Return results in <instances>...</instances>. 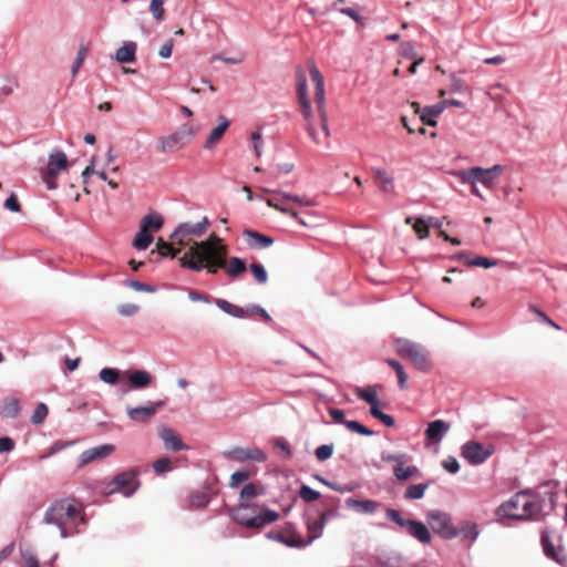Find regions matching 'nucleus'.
Segmentation results:
<instances>
[{"label": "nucleus", "instance_id": "nucleus-1", "mask_svg": "<svg viewBox=\"0 0 567 567\" xmlns=\"http://www.w3.org/2000/svg\"><path fill=\"white\" fill-rule=\"evenodd\" d=\"M179 266L195 272L206 270L209 275H216L223 269L230 279H237L247 270L244 259L228 258V246L224 239L212 234L200 243H193L188 250L178 258Z\"/></svg>", "mask_w": 567, "mask_h": 567}, {"label": "nucleus", "instance_id": "nucleus-2", "mask_svg": "<svg viewBox=\"0 0 567 567\" xmlns=\"http://www.w3.org/2000/svg\"><path fill=\"white\" fill-rule=\"evenodd\" d=\"M265 494V488L254 483L245 485L239 495V504L229 509V516L238 524L260 529L266 525L276 522L279 514L265 505L250 504L249 501L258 495Z\"/></svg>", "mask_w": 567, "mask_h": 567}, {"label": "nucleus", "instance_id": "nucleus-3", "mask_svg": "<svg viewBox=\"0 0 567 567\" xmlns=\"http://www.w3.org/2000/svg\"><path fill=\"white\" fill-rule=\"evenodd\" d=\"M44 522L58 526L61 537L72 536L79 533L78 522L84 524L82 507L74 499L56 501L45 512Z\"/></svg>", "mask_w": 567, "mask_h": 567}, {"label": "nucleus", "instance_id": "nucleus-4", "mask_svg": "<svg viewBox=\"0 0 567 567\" xmlns=\"http://www.w3.org/2000/svg\"><path fill=\"white\" fill-rule=\"evenodd\" d=\"M542 512L540 502L529 491H520L511 499L504 502L497 508L496 514L502 518L525 520L538 518Z\"/></svg>", "mask_w": 567, "mask_h": 567}, {"label": "nucleus", "instance_id": "nucleus-5", "mask_svg": "<svg viewBox=\"0 0 567 567\" xmlns=\"http://www.w3.org/2000/svg\"><path fill=\"white\" fill-rule=\"evenodd\" d=\"M138 475L137 468H130L116 474L112 480L103 483L102 494L110 496L120 493L125 497H131L141 485Z\"/></svg>", "mask_w": 567, "mask_h": 567}, {"label": "nucleus", "instance_id": "nucleus-6", "mask_svg": "<svg viewBox=\"0 0 567 567\" xmlns=\"http://www.w3.org/2000/svg\"><path fill=\"white\" fill-rule=\"evenodd\" d=\"M395 351L401 358L409 360L422 372H429L432 369L429 352L421 344L409 340H398L395 342Z\"/></svg>", "mask_w": 567, "mask_h": 567}, {"label": "nucleus", "instance_id": "nucleus-7", "mask_svg": "<svg viewBox=\"0 0 567 567\" xmlns=\"http://www.w3.org/2000/svg\"><path fill=\"white\" fill-rule=\"evenodd\" d=\"M333 515H334L333 511H327V512L321 513L319 515V517L316 519H312V520L308 519L307 527H308L309 536H308L307 542L300 539L296 535H291L289 538H286L282 534L274 535V533H269L268 537H274L275 539H277L290 547L306 546L307 544L311 543L312 540H315L316 538L321 536L328 517L333 516Z\"/></svg>", "mask_w": 567, "mask_h": 567}, {"label": "nucleus", "instance_id": "nucleus-8", "mask_svg": "<svg viewBox=\"0 0 567 567\" xmlns=\"http://www.w3.org/2000/svg\"><path fill=\"white\" fill-rule=\"evenodd\" d=\"M209 227V220L207 217H203L202 220L197 223H182L179 224L173 234L171 235V239L174 240V244L181 247H187L186 250L189 249L193 243L194 237H202Z\"/></svg>", "mask_w": 567, "mask_h": 567}, {"label": "nucleus", "instance_id": "nucleus-9", "mask_svg": "<svg viewBox=\"0 0 567 567\" xmlns=\"http://www.w3.org/2000/svg\"><path fill=\"white\" fill-rule=\"evenodd\" d=\"M504 167L502 165H494L491 168L472 167L468 169L461 171L458 177L463 183L476 184L482 183L485 187L492 188L495 185L496 179L503 173Z\"/></svg>", "mask_w": 567, "mask_h": 567}, {"label": "nucleus", "instance_id": "nucleus-10", "mask_svg": "<svg viewBox=\"0 0 567 567\" xmlns=\"http://www.w3.org/2000/svg\"><path fill=\"white\" fill-rule=\"evenodd\" d=\"M308 69H309L311 80L315 84V103L317 104V110H318V113L320 116L323 137L328 138L329 130H328L327 114H326V110H324L326 94H324L323 76L313 62L309 63Z\"/></svg>", "mask_w": 567, "mask_h": 567}, {"label": "nucleus", "instance_id": "nucleus-11", "mask_svg": "<svg viewBox=\"0 0 567 567\" xmlns=\"http://www.w3.org/2000/svg\"><path fill=\"white\" fill-rule=\"evenodd\" d=\"M297 94L299 99L301 113L306 121V130L308 132V135L316 144H319L321 143V138L312 124L311 107L309 100L307 97V80L302 72H299L297 74Z\"/></svg>", "mask_w": 567, "mask_h": 567}, {"label": "nucleus", "instance_id": "nucleus-12", "mask_svg": "<svg viewBox=\"0 0 567 567\" xmlns=\"http://www.w3.org/2000/svg\"><path fill=\"white\" fill-rule=\"evenodd\" d=\"M195 135L190 123L181 126L176 132L157 140V147L162 153L173 152L182 148Z\"/></svg>", "mask_w": 567, "mask_h": 567}, {"label": "nucleus", "instance_id": "nucleus-13", "mask_svg": "<svg viewBox=\"0 0 567 567\" xmlns=\"http://www.w3.org/2000/svg\"><path fill=\"white\" fill-rule=\"evenodd\" d=\"M69 166L66 155L61 151H55L50 154L48 166L42 171V179L48 189L58 188L56 177L60 172L65 171Z\"/></svg>", "mask_w": 567, "mask_h": 567}, {"label": "nucleus", "instance_id": "nucleus-14", "mask_svg": "<svg viewBox=\"0 0 567 567\" xmlns=\"http://www.w3.org/2000/svg\"><path fill=\"white\" fill-rule=\"evenodd\" d=\"M494 453L493 445H483L476 441H468L462 446V456L472 465L483 464Z\"/></svg>", "mask_w": 567, "mask_h": 567}, {"label": "nucleus", "instance_id": "nucleus-15", "mask_svg": "<svg viewBox=\"0 0 567 567\" xmlns=\"http://www.w3.org/2000/svg\"><path fill=\"white\" fill-rule=\"evenodd\" d=\"M427 522L433 532L444 538H452L456 535V532L451 523L449 515L442 512H430L427 515Z\"/></svg>", "mask_w": 567, "mask_h": 567}, {"label": "nucleus", "instance_id": "nucleus-16", "mask_svg": "<svg viewBox=\"0 0 567 567\" xmlns=\"http://www.w3.org/2000/svg\"><path fill=\"white\" fill-rule=\"evenodd\" d=\"M540 542H542L544 553L548 558H550L557 563L563 561V559H564L563 548L559 545L558 536L554 532L548 530V529L543 530L542 536H540Z\"/></svg>", "mask_w": 567, "mask_h": 567}, {"label": "nucleus", "instance_id": "nucleus-17", "mask_svg": "<svg viewBox=\"0 0 567 567\" xmlns=\"http://www.w3.org/2000/svg\"><path fill=\"white\" fill-rule=\"evenodd\" d=\"M226 457L236 462H265L266 453L258 447H235L226 453Z\"/></svg>", "mask_w": 567, "mask_h": 567}, {"label": "nucleus", "instance_id": "nucleus-18", "mask_svg": "<svg viewBox=\"0 0 567 567\" xmlns=\"http://www.w3.org/2000/svg\"><path fill=\"white\" fill-rule=\"evenodd\" d=\"M164 405L163 401H157L148 405L127 408V416L137 423H146L151 421L157 413L158 408Z\"/></svg>", "mask_w": 567, "mask_h": 567}, {"label": "nucleus", "instance_id": "nucleus-19", "mask_svg": "<svg viewBox=\"0 0 567 567\" xmlns=\"http://www.w3.org/2000/svg\"><path fill=\"white\" fill-rule=\"evenodd\" d=\"M125 375L127 377L128 385L123 390L124 392L148 388L153 381L152 374L146 370L125 372Z\"/></svg>", "mask_w": 567, "mask_h": 567}, {"label": "nucleus", "instance_id": "nucleus-20", "mask_svg": "<svg viewBox=\"0 0 567 567\" xmlns=\"http://www.w3.org/2000/svg\"><path fill=\"white\" fill-rule=\"evenodd\" d=\"M158 436L163 441L166 450L177 452V451L188 449V446L183 443L181 435L173 429H169V427L159 429Z\"/></svg>", "mask_w": 567, "mask_h": 567}, {"label": "nucleus", "instance_id": "nucleus-21", "mask_svg": "<svg viewBox=\"0 0 567 567\" xmlns=\"http://www.w3.org/2000/svg\"><path fill=\"white\" fill-rule=\"evenodd\" d=\"M451 430V424L443 420L430 422L425 430V439L429 443H440Z\"/></svg>", "mask_w": 567, "mask_h": 567}, {"label": "nucleus", "instance_id": "nucleus-22", "mask_svg": "<svg viewBox=\"0 0 567 567\" xmlns=\"http://www.w3.org/2000/svg\"><path fill=\"white\" fill-rule=\"evenodd\" d=\"M247 245L254 249L267 248L274 244V239L267 235L255 230L246 229L244 231Z\"/></svg>", "mask_w": 567, "mask_h": 567}, {"label": "nucleus", "instance_id": "nucleus-23", "mask_svg": "<svg viewBox=\"0 0 567 567\" xmlns=\"http://www.w3.org/2000/svg\"><path fill=\"white\" fill-rule=\"evenodd\" d=\"M115 447L112 444H105L84 451L81 455L83 464H87L95 460L104 458L114 452Z\"/></svg>", "mask_w": 567, "mask_h": 567}, {"label": "nucleus", "instance_id": "nucleus-24", "mask_svg": "<svg viewBox=\"0 0 567 567\" xmlns=\"http://www.w3.org/2000/svg\"><path fill=\"white\" fill-rule=\"evenodd\" d=\"M219 121L220 122H219L218 126H216L215 128L212 130V132L209 133V135L204 144V147L207 150L214 148L219 143V141L221 140L225 132L227 131V128L230 125L229 121L225 116H220Z\"/></svg>", "mask_w": 567, "mask_h": 567}, {"label": "nucleus", "instance_id": "nucleus-25", "mask_svg": "<svg viewBox=\"0 0 567 567\" xmlns=\"http://www.w3.org/2000/svg\"><path fill=\"white\" fill-rule=\"evenodd\" d=\"M347 506L361 514H372L381 507V504L372 499L361 501L355 498H348Z\"/></svg>", "mask_w": 567, "mask_h": 567}, {"label": "nucleus", "instance_id": "nucleus-26", "mask_svg": "<svg viewBox=\"0 0 567 567\" xmlns=\"http://www.w3.org/2000/svg\"><path fill=\"white\" fill-rule=\"evenodd\" d=\"M163 225L164 219L162 215L156 212H152L142 218L140 228L152 234V231H158L163 227Z\"/></svg>", "mask_w": 567, "mask_h": 567}, {"label": "nucleus", "instance_id": "nucleus-27", "mask_svg": "<svg viewBox=\"0 0 567 567\" xmlns=\"http://www.w3.org/2000/svg\"><path fill=\"white\" fill-rule=\"evenodd\" d=\"M406 525L409 533L421 543H429L431 540V534L423 523L408 519Z\"/></svg>", "mask_w": 567, "mask_h": 567}, {"label": "nucleus", "instance_id": "nucleus-28", "mask_svg": "<svg viewBox=\"0 0 567 567\" xmlns=\"http://www.w3.org/2000/svg\"><path fill=\"white\" fill-rule=\"evenodd\" d=\"M444 111V104L437 103L422 110L420 121L423 125L436 126V117Z\"/></svg>", "mask_w": 567, "mask_h": 567}, {"label": "nucleus", "instance_id": "nucleus-29", "mask_svg": "<svg viewBox=\"0 0 567 567\" xmlns=\"http://www.w3.org/2000/svg\"><path fill=\"white\" fill-rule=\"evenodd\" d=\"M174 245H175L174 241L171 244V243H166L162 238H159L156 243L157 251L152 250L151 255L153 256V255L157 254L158 258H162L165 256H171L172 258H175L181 252L183 247L178 246L176 248V247H174Z\"/></svg>", "mask_w": 567, "mask_h": 567}, {"label": "nucleus", "instance_id": "nucleus-30", "mask_svg": "<svg viewBox=\"0 0 567 567\" xmlns=\"http://www.w3.org/2000/svg\"><path fill=\"white\" fill-rule=\"evenodd\" d=\"M136 43L135 42H128L125 43L123 47H121L115 54V59L120 63H131L134 62L136 56Z\"/></svg>", "mask_w": 567, "mask_h": 567}, {"label": "nucleus", "instance_id": "nucleus-31", "mask_svg": "<svg viewBox=\"0 0 567 567\" xmlns=\"http://www.w3.org/2000/svg\"><path fill=\"white\" fill-rule=\"evenodd\" d=\"M456 258L463 259L464 262L468 266H476V267H483V268H491L498 264V261L495 259H489V258L482 257V256H477L473 259H468V255L464 251L458 252L456 255Z\"/></svg>", "mask_w": 567, "mask_h": 567}, {"label": "nucleus", "instance_id": "nucleus-32", "mask_svg": "<svg viewBox=\"0 0 567 567\" xmlns=\"http://www.w3.org/2000/svg\"><path fill=\"white\" fill-rule=\"evenodd\" d=\"M374 174V178L380 183L381 189L383 192H390L393 189V176L389 174L384 168H372Z\"/></svg>", "mask_w": 567, "mask_h": 567}, {"label": "nucleus", "instance_id": "nucleus-33", "mask_svg": "<svg viewBox=\"0 0 567 567\" xmlns=\"http://www.w3.org/2000/svg\"><path fill=\"white\" fill-rule=\"evenodd\" d=\"M355 394L361 400L368 402L370 404V409L378 408L380 405L378 393L374 386H369L365 389L357 388Z\"/></svg>", "mask_w": 567, "mask_h": 567}, {"label": "nucleus", "instance_id": "nucleus-34", "mask_svg": "<svg viewBox=\"0 0 567 567\" xmlns=\"http://www.w3.org/2000/svg\"><path fill=\"white\" fill-rule=\"evenodd\" d=\"M20 412V403L18 399L10 398L4 400L3 405L1 408V415L4 417L14 419L18 416Z\"/></svg>", "mask_w": 567, "mask_h": 567}, {"label": "nucleus", "instance_id": "nucleus-35", "mask_svg": "<svg viewBox=\"0 0 567 567\" xmlns=\"http://www.w3.org/2000/svg\"><path fill=\"white\" fill-rule=\"evenodd\" d=\"M405 224L413 226V229L420 239L426 238L430 234V224L423 218H416L415 223L412 224V217H406Z\"/></svg>", "mask_w": 567, "mask_h": 567}, {"label": "nucleus", "instance_id": "nucleus-36", "mask_svg": "<svg viewBox=\"0 0 567 567\" xmlns=\"http://www.w3.org/2000/svg\"><path fill=\"white\" fill-rule=\"evenodd\" d=\"M153 239L154 238H153V235L151 233L140 228L138 233L136 234V236H135V238L133 240V246L136 249L145 250L152 244Z\"/></svg>", "mask_w": 567, "mask_h": 567}, {"label": "nucleus", "instance_id": "nucleus-37", "mask_svg": "<svg viewBox=\"0 0 567 567\" xmlns=\"http://www.w3.org/2000/svg\"><path fill=\"white\" fill-rule=\"evenodd\" d=\"M385 362L388 365H390L395 371L400 389H402V390L405 389L406 381H408V374L404 371L403 365L399 361L393 360V359H386Z\"/></svg>", "mask_w": 567, "mask_h": 567}, {"label": "nucleus", "instance_id": "nucleus-38", "mask_svg": "<svg viewBox=\"0 0 567 567\" xmlns=\"http://www.w3.org/2000/svg\"><path fill=\"white\" fill-rule=\"evenodd\" d=\"M429 483L410 485L404 493L406 499H420L424 496Z\"/></svg>", "mask_w": 567, "mask_h": 567}, {"label": "nucleus", "instance_id": "nucleus-39", "mask_svg": "<svg viewBox=\"0 0 567 567\" xmlns=\"http://www.w3.org/2000/svg\"><path fill=\"white\" fill-rule=\"evenodd\" d=\"M100 379L107 384H116L120 380L121 372L114 368H104L99 373Z\"/></svg>", "mask_w": 567, "mask_h": 567}, {"label": "nucleus", "instance_id": "nucleus-40", "mask_svg": "<svg viewBox=\"0 0 567 567\" xmlns=\"http://www.w3.org/2000/svg\"><path fill=\"white\" fill-rule=\"evenodd\" d=\"M394 475L399 481H406L419 472L415 466H403L402 463L398 464L394 470Z\"/></svg>", "mask_w": 567, "mask_h": 567}, {"label": "nucleus", "instance_id": "nucleus-41", "mask_svg": "<svg viewBox=\"0 0 567 567\" xmlns=\"http://www.w3.org/2000/svg\"><path fill=\"white\" fill-rule=\"evenodd\" d=\"M276 194L279 196H282L284 199H286L288 202H293L300 206L309 207L315 204L312 199H310L306 196L291 195V194L282 193V192H276Z\"/></svg>", "mask_w": 567, "mask_h": 567}, {"label": "nucleus", "instance_id": "nucleus-42", "mask_svg": "<svg viewBox=\"0 0 567 567\" xmlns=\"http://www.w3.org/2000/svg\"><path fill=\"white\" fill-rule=\"evenodd\" d=\"M451 81V91L456 93H471L470 86L465 83L464 80L452 74L450 78Z\"/></svg>", "mask_w": 567, "mask_h": 567}, {"label": "nucleus", "instance_id": "nucleus-43", "mask_svg": "<svg viewBox=\"0 0 567 567\" xmlns=\"http://www.w3.org/2000/svg\"><path fill=\"white\" fill-rule=\"evenodd\" d=\"M344 425L351 432H354V433H358V434H361V435H367V436L373 435V431L372 430L365 427L364 425H362L358 421H346Z\"/></svg>", "mask_w": 567, "mask_h": 567}, {"label": "nucleus", "instance_id": "nucleus-44", "mask_svg": "<svg viewBox=\"0 0 567 567\" xmlns=\"http://www.w3.org/2000/svg\"><path fill=\"white\" fill-rule=\"evenodd\" d=\"M250 271L254 275L256 281L260 285L266 284L268 275L262 265L254 262L250 265Z\"/></svg>", "mask_w": 567, "mask_h": 567}, {"label": "nucleus", "instance_id": "nucleus-45", "mask_svg": "<svg viewBox=\"0 0 567 567\" xmlns=\"http://www.w3.org/2000/svg\"><path fill=\"white\" fill-rule=\"evenodd\" d=\"M299 496L307 503L317 501L320 497V493L312 489L308 485H302L299 489Z\"/></svg>", "mask_w": 567, "mask_h": 567}, {"label": "nucleus", "instance_id": "nucleus-46", "mask_svg": "<svg viewBox=\"0 0 567 567\" xmlns=\"http://www.w3.org/2000/svg\"><path fill=\"white\" fill-rule=\"evenodd\" d=\"M49 413L48 406L44 403H39L31 417L33 424H41Z\"/></svg>", "mask_w": 567, "mask_h": 567}, {"label": "nucleus", "instance_id": "nucleus-47", "mask_svg": "<svg viewBox=\"0 0 567 567\" xmlns=\"http://www.w3.org/2000/svg\"><path fill=\"white\" fill-rule=\"evenodd\" d=\"M150 11L157 21H162L165 14L163 0H152L150 3Z\"/></svg>", "mask_w": 567, "mask_h": 567}, {"label": "nucleus", "instance_id": "nucleus-48", "mask_svg": "<svg viewBox=\"0 0 567 567\" xmlns=\"http://www.w3.org/2000/svg\"><path fill=\"white\" fill-rule=\"evenodd\" d=\"M370 414L378 419L379 421H381L384 425L391 427L394 425V419L393 416H391L390 414H385L383 413L379 406L378 408H373V409H370Z\"/></svg>", "mask_w": 567, "mask_h": 567}, {"label": "nucleus", "instance_id": "nucleus-49", "mask_svg": "<svg viewBox=\"0 0 567 567\" xmlns=\"http://www.w3.org/2000/svg\"><path fill=\"white\" fill-rule=\"evenodd\" d=\"M249 477H250V473L248 471H237L231 474L229 485H230V487L236 488L240 484L248 481Z\"/></svg>", "mask_w": 567, "mask_h": 567}, {"label": "nucleus", "instance_id": "nucleus-50", "mask_svg": "<svg viewBox=\"0 0 567 567\" xmlns=\"http://www.w3.org/2000/svg\"><path fill=\"white\" fill-rule=\"evenodd\" d=\"M333 445L332 444H323L316 449L315 455L319 461H327L332 456Z\"/></svg>", "mask_w": 567, "mask_h": 567}, {"label": "nucleus", "instance_id": "nucleus-51", "mask_svg": "<svg viewBox=\"0 0 567 567\" xmlns=\"http://www.w3.org/2000/svg\"><path fill=\"white\" fill-rule=\"evenodd\" d=\"M153 468L157 474H164L172 470V462L168 457H161L153 463Z\"/></svg>", "mask_w": 567, "mask_h": 567}, {"label": "nucleus", "instance_id": "nucleus-52", "mask_svg": "<svg viewBox=\"0 0 567 567\" xmlns=\"http://www.w3.org/2000/svg\"><path fill=\"white\" fill-rule=\"evenodd\" d=\"M86 53H87V48L82 45L78 52L76 59L72 66V76L73 78L78 74L80 68L82 66V64L86 58Z\"/></svg>", "mask_w": 567, "mask_h": 567}, {"label": "nucleus", "instance_id": "nucleus-53", "mask_svg": "<svg viewBox=\"0 0 567 567\" xmlns=\"http://www.w3.org/2000/svg\"><path fill=\"white\" fill-rule=\"evenodd\" d=\"M3 206L6 209L13 213L21 212V204L19 203L18 197L14 193H11V195L4 200Z\"/></svg>", "mask_w": 567, "mask_h": 567}, {"label": "nucleus", "instance_id": "nucleus-54", "mask_svg": "<svg viewBox=\"0 0 567 567\" xmlns=\"http://www.w3.org/2000/svg\"><path fill=\"white\" fill-rule=\"evenodd\" d=\"M442 466L449 473L455 474L460 471L458 461L454 456H449L442 462Z\"/></svg>", "mask_w": 567, "mask_h": 567}, {"label": "nucleus", "instance_id": "nucleus-55", "mask_svg": "<svg viewBox=\"0 0 567 567\" xmlns=\"http://www.w3.org/2000/svg\"><path fill=\"white\" fill-rule=\"evenodd\" d=\"M386 517L390 520L396 523L399 526L408 528V525H406L408 519L402 518L400 512H398L396 509L389 508L386 511Z\"/></svg>", "mask_w": 567, "mask_h": 567}, {"label": "nucleus", "instance_id": "nucleus-56", "mask_svg": "<svg viewBox=\"0 0 567 567\" xmlns=\"http://www.w3.org/2000/svg\"><path fill=\"white\" fill-rule=\"evenodd\" d=\"M529 310L533 311L543 322L556 328V329H559V327L545 313L543 312L540 309H538L536 306L534 305H529Z\"/></svg>", "mask_w": 567, "mask_h": 567}, {"label": "nucleus", "instance_id": "nucleus-57", "mask_svg": "<svg viewBox=\"0 0 567 567\" xmlns=\"http://www.w3.org/2000/svg\"><path fill=\"white\" fill-rule=\"evenodd\" d=\"M140 307L134 303H125L118 307V313L125 317L134 316L138 312Z\"/></svg>", "mask_w": 567, "mask_h": 567}, {"label": "nucleus", "instance_id": "nucleus-58", "mask_svg": "<svg viewBox=\"0 0 567 567\" xmlns=\"http://www.w3.org/2000/svg\"><path fill=\"white\" fill-rule=\"evenodd\" d=\"M126 286H128L130 288H132L136 291H143V292H154L155 291L154 287H152L147 284L135 281V280L127 281Z\"/></svg>", "mask_w": 567, "mask_h": 567}, {"label": "nucleus", "instance_id": "nucleus-59", "mask_svg": "<svg viewBox=\"0 0 567 567\" xmlns=\"http://www.w3.org/2000/svg\"><path fill=\"white\" fill-rule=\"evenodd\" d=\"M254 151L257 156L261 155L262 137L259 132H252L250 136Z\"/></svg>", "mask_w": 567, "mask_h": 567}, {"label": "nucleus", "instance_id": "nucleus-60", "mask_svg": "<svg viewBox=\"0 0 567 567\" xmlns=\"http://www.w3.org/2000/svg\"><path fill=\"white\" fill-rule=\"evenodd\" d=\"M16 446L14 441L9 436L0 437V453L11 452Z\"/></svg>", "mask_w": 567, "mask_h": 567}, {"label": "nucleus", "instance_id": "nucleus-61", "mask_svg": "<svg viewBox=\"0 0 567 567\" xmlns=\"http://www.w3.org/2000/svg\"><path fill=\"white\" fill-rule=\"evenodd\" d=\"M279 203H278V207H275V209L284 213V214H289L292 218H297L298 217V213L291 208H289L287 205H286V199L282 198V196H279Z\"/></svg>", "mask_w": 567, "mask_h": 567}, {"label": "nucleus", "instance_id": "nucleus-62", "mask_svg": "<svg viewBox=\"0 0 567 567\" xmlns=\"http://www.w3.org/2000/svg\"><path fill=\"white\" fill-rule=\"evenodd\" d=\"M173 51V40H169L165 44H163L158 51L161 58L167 59L172 55Z\"/></svg>", "mask_w": 567, "mask_h": 567}, {"label": "nucleus", "instance_id": "nucleus-63", "mask_svg": "<svg viewBox=\"0 0 567 567\" xmlns=\"http://www.w3.org/2000/svg\"><path fill=\"white\" fill-rule=\"evenodd\" d=\"M216 305L228 315H231L233 310H235V305L228 302L227 300L217 299Z\"/></svg>", "mask_w": 567, "mask_h": 567}, {"label": "nucleus", "instance_id": "nucleus-64", "mask_svg": "<svg viewBox=\"0 0 567 567\" xmlns=\"http://www.w3.org/2000/svg\"><path fill=\"white\" fill-rule=\"evenodd\" d=\"M329 415L337 423H343L344 424V412L339 409H330Z\"/></svg>", "mask_w": 567, "mask_h": 567}]
</instances>
